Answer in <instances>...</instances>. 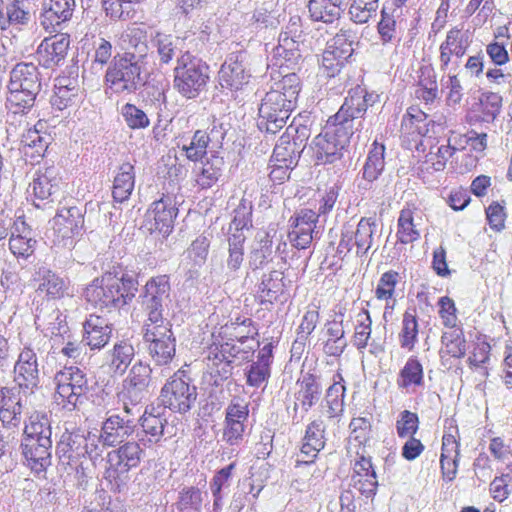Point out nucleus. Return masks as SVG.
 <instances>
[{"mask_svg":"<svg viewBox=\"0 0 512 512\" xmlns=\"http://www.w3.org/2000/svg\"><path fill=\"white\" fill-rule=\"evenodd\" d=\"M420 324L415 309L406 310L401 319L397 339L400 347L406 352H413L418 343Z\"/></svg>","mask_w":512,"mask_h":512,"instance_id":"obj_31","label":"nucleus"},{"mask_svg":"<svg viewBox=\"0 0 512 512\" xmlns=\"http://www.w3.org/2000/svg\"><path fill=\"white\" fill-rule=\"evenodd\" d=\"M142 303L147 311V319L144 322L143 329H148L150 325L160 326L171 324L170 321L164 319L162 316V293H159V290H157L156 294H150L148 290H146Z\"/></svg>","mask_w":512,"mask_h":512,"instance_id":"obj_50","label":"nucleus"},{"mask_svg":"<svg viewBox=\"0 0 512 512\" xmlns=\"http://www.w3.org/2000/svg\"><path fill=\"white\" fill-rule=\"evenodd\" d=\"M134 347L127 341L115 344L112 351L111 367L115 372L123 373L134 358Z\"/></svg>","mask_w":512,"mask_h":512,"instance_id":"obj_64","label":"nucleus"},{"mask_svg":"<svg viewBox=\"0 0 512 512\" xmlns=\"http://www.w3.org/2000/svg\"><path fill=\"white\" fill-rule=\"evenodd\" d=\"M85 436L77 433H69L62 436L57 446V451L69 460L83 457V443Z\"/></svg>","mask_w":512,"mask_h":512,"instance_id":"obj_62","label":"nucleus"},{"mask_svg":"<svg viewBox=\"0 0 512 512\" xmlns=\"http://www.w3.org/2000/svg\"><path fill=\"white\" fill-rule=\"evenodd\" d=\"M126 36L128 38V47L120 54L148 63L149 46L146 31L139 27H134L128 30Z\"/></svg>","mask_w":512,"mask_h":512,"instance_id":"obj_46","label":"nucleus"},{"mask_svg":"<svg viewBox=\"0 0 512 512\" xmlns=\"http://www.w3.org/2000/svg\"><path fill=\"white\" fill-rule=\"evenodd\" d=\"M379 100V95L369 93L364 88L357 86L351 89L344 103L337 112L338 119L351 122L352 126H358V122L366 113L369 106H373Z\"/></svg>","mask_w":512,"mask_h":512,"instance_id":"obj_12","label":"nucleus"},{"mask_svg":"<svg viewBox=\"0 0 512 512\" xmlns=\"http://www.w3.org/2000/svg\"><path fill=\"white\" fill-rule=\"evenodd\" d=\"M361 128L352 126L345 119H338L337 113L332 116L324 132L318 134L310 144L311 157L316 165L334 164L343 159L355 131Z\"/></svg>","mask_w":512,"mask_h":512,"instance_id":"obj_2","label":"nucleus"},{"mask_svg":"<svg viewBox=\"0 0 512 512\" xmlns=\"http://www.w3.org/2000/svg\"><path fill=\"white\" fill-rule=\"evenodd\" d=\"M348 0H309L308 10L313 21L331 24L340 19Z\"/></svg>","mask_w":512,"mask_h":512,"instance_id":"obj_32","label":"nucleus"},{"mask_svg":"<svg viewBox=\"0 0 512 512\" xmlns=\"http://www.w3.org/2000/svg\"><path fill=\"white\" fill-rule=\"evenodd\" d=\"M350 20L356 24H365L376 15L379 0H348Z\"/></svg>","mask_w":512,"mask_h":512,"instance_id":"obj_56","label":"nucleus"},{"mask_svg":"<svg viewBox=\"0 0 512 512\" xmlns=\"http://www.w3.org/2000/svg\"><path fill=\"white\" fill-rule=\"evenodd\" d=\"M31 234L30 227L25 223L23 233L15 232L11 235L9 249L15 256L27 258L33 252L36 241Z\"/></svg>","mask_w":512,"mask_h":512,"instance_id":"obj_60","label":"nucleus"},{"mask_svg":"<svg viewBox=\"0 0 512 512\" xmlns=\"http://www.w3.org/2000/svg\"><path fill=\"white\" fill-rule=\"evenodd\" d=\"M300 90V78L295 72L287 73L275 83V87L265 94L259 106L258 129L275 135L284 128L296 108Z\"/></svg>","mask_w":512,"mask_h":512,"instance_id":"obj_1","label":"nucleus"},{"mask_svg":"<svg viewBox=\"0 0 512 512\" xmlns=\"http://www.w3.org/2000/svg\"><path fill=\"white\" fill-rule=\"evenodd\" d=\"M151 372L152 370L148 364L142 362L134 364L129 375L123 382L122 390H124L125 393L123 397L129 393L141 397L142 392L149 386Z\"/></svg>","mask_w":512,"mask_h":512,"instance_id":"obj_40","label":"nucleus"},{"mask_svg":"<svg viewBox=\"0 0 512 512\" xmlns=\"http://www.w3.org/2000/svg\"><path fill=\"white\" fill-rule=\"evenodd\" d=\"M178 214L176 203L171 196L163 195L154 201L146 214L144 228L150 233L158 232L164 238L168 237L174 228V220Z\"/></svg>","mask_w":512,"mask_h":512,"instance_id":"obj_11","label":"nucleus"},{"mask_svg":"<svg viewBox=\"0 0 512 512\" xmlns=\"http://www.w3.org/2000/svg\"><path fill=\"white\" fill-rule=\"evenodd\" d=\"M420 428V418L416 412L402 410L395 422V429L398 438L405 439L417 434Z\"/></svg>","mask_w":512,"mask_h":512,"instance_id":"obj_61","label":"nucleus"},{"mask_svg":"<svg viewBox=\"0 0 512 512\" xmlns=\"http://www.w3.org/2000/svg\"><path fill=\"white\" fill-rule=\"evenodd\" d=\"M439 359L444 367L451 368L467 354V341L463 327L444 330L440 337Z\"/></svg>","mask_w":512,"mask_h":512,"instance_id":"obj_17","label":"nucleus"},{"mask_svg":"<svg viewBox=\"0 0 512 512\" xmlns=\"http://www.w3.org/2000/svg\"><path fill=\"white\" fill-rule=\"evenodd\" d=\"M7 90L29 89L41 92L42 82L38 67L32 62H19L10 71Z\"/></svg>","mask_w":512,"mask_h":512,"instance_id":"obj_23","label":"nucleus"},{"mask_svg":"<svg viewBox=\"0 0 512 512\" xmlns=\"http://www.w3.org/2000/svg\"><path fill=\"white\" fill-rule=\"evenodd\" d=\"M325 429L320 419L311 421L306 427L302 446L300 449L301 459L296 460V466L308 465L315 462L318 453L325 447Z\"/></svg>","mask_w":512,"mask_h":512,"instance_id":"obj_19","label":"nucleus"},{"mask_svg":"<svg viewBox=\"0 0 512 512\" xmlns=\"http://www.w3.org/2000/svg\"><path fill=\"white\" fill-rule=\"evenodd\" d=\"M134 433V425L130 420H124L119 415H111L101 425L100 440L105 447L121 445Z\"/></svg>","mask_w":512,"mask_h":512,"instance_id":"obj_25","label":"nucleus"},{"mask_svg":"<svg viewBox=\"0 0 512 512\" xmlns=\"http://www.w3.org/2000/svg\"><path fill=\"white\" fill-rule=\"evenodd\" d=\"M197 388L188 372L180 368L174 372L161 388L160 399L165 408L185 414L191 410L197 399Z\"/></svg>","mask_w":512,"mask_h":512,"instance_id":"obj_7","label":"nucleus"},{"mask_svg":"<svg viewBox=\"0 0 512 512\" xmlns=\"http://www.w3.org/2000/svg\"><path fill=\"white\" fill-rule=\"evenodd\" d=\"M182 45L183 40L179 37L157 33L154 46L157 50L160 65H167L175 57L178 59L181 54L185 53Z\"/></svg>","mask_w":512,"mask_h":512,"instance_id":"obj_43","label":"nucleus"},{"mask_svg":"<svg viewBox=\"0 0 512 512\" xmlns=\"http://www.w3.org/2000/svg\"><path fill=\"white\" fill-rule=\"evenodd\" d=\"M221 333L232 343L241 345L247 342H255L258 336V329L253 320L248 317H237L223 325L220 329Z\"/></svg>","mask_w":512,"mask_h":512,"instance_id":"obj_30","label":"nucleus"},{"mask_svg":"<svg viewBox=\"0 0 512 512\" xmlns=\"http://www.w3.org/2000/svg\"><path fill=\"white\" fill-rule=\"evenodd\" d=\"M397 239L402 244H409L420 238V232L414 224L412 211L404 209L400 212L397 221Z\"/></svg>","mask_w":512,"mask_h":512,"instance_id":"obj_59","label":"nucleus"},{"mask_svg":"<svg viewBox=\"0 0 512 512\" xmlns=\"http://www.w3.org/2000/svg\"><path fill=\"white\" fill-rule=\"evenodd\" d=\"M249 54L245 50L231 52L218 73L219 84L230 91L241 90L251 78Z\"/></svg>","mask_w":512,"mask_h":512,"instance_id":"obj_9","label":"nucleus"},{"mask_svg":"<svg viewBox=\"0 0 512 512\" xmlns=\"http://www.w3.org/2000/svg\"><path fill=\"white\" fill-rule=\"evenodd\" d=\"M372 320L367 310L361 309L356 315V325L352 336L353 345L360 351L367 347L372 332Z\"/></svg>","mask_w":512,"mask_h":512,"instance_id":"obj_57","label":"nucleus"},{"mask_svg":"<svg viewBox=\"0 0 512 512\" xmlns=\"http://www.w3.org/2000/svg\"><path fill=\"white\" fill-rule=\"evenodd\" d=\"M209 66L189 50L177 60L174 68V87L185 98H196L209 81Z\"/></svg>","mask_w":512,"mask_h":512,"instance_id":"obj_5","label":"nucleus"},{"mask_svg":"<svg viewBox=\"0 0 512 512\" xmlns=\"http://www.w3.org/2000/svg\"><path fill=\"white\" fill-rule=\"evenodd\" d=\"M14 381L24 391H33L39 384V370L36 353L25 347L14 366Z\"/></svg>","mask_w":512,"mask_h":512,"instance_id":"obj_18","label":"nucleus"},{"mask_svg":"<svg viewBox=\"0 0 512 512\" xmlns=\"http://www.w3.org/2000/svg\"><path fill=\"white\" fill-rule=\"evenodd\" d=\"M346 387L340 370L333 376V383L326 391L325 401L331 418L339 416L344 409Z\"/></svg>","mask_w":512,"mask_h":512,"instance_id":"obj_45","label":"nucleus"},{"mask_svg":"<svg viewBox=\"0 0 512 512\" xmlns=\"http://www.w3.org/2000/svg\"><path fill=\"white\" fill-rule=\"evenodd\" d=\"M376 232V223L372 218H361L356 230H353L356 255L362 257L372 247L373 235Z\"/></svg>","mask_w":512,"mask_h":512,"instance_id":"obj_48","label":"nucleus"},{"mask_svg":"<svg viewBox=\"0 0 512 512\" xmlns=\"http://www.w3.org/2000/svg\"><path fill=\"white\" fill-rule=\"evenodd\" d=\"M52 440L21 442L22 454L27 467L35 474L44 473L51 465Z\"/></svg>","mask_w":512,"mask_h":512,"instance_id":"obj_21","label":"nucleus"},{"mask_svg":"<svg viewBox=\"0 0 512 512\" xmlns=\"http://www.w3.org/2000/svg\"><path fill=\"white\" fill-rule=\"evenodd\" d=\"M135 186L134 166L129 163H123L118 173L114 177L112 196L114 201L123 203L131 196Z\"/></svg>","mask_w":512,"mask_h":512,"instance_id":"obj_38","label":"nucleus"},{"mask_svg":"<svg viewBox=\"0 0 512 512\" xmlns=\"http://www.w3.org/2000/svg\"><path fill=\"white\" fill-rule=\"evenodd\" d=\"M419 73L416 95L426 103L433 102L438 97L435 71L432 67L423 66L420 68Z\"/></svg>","mask_w":512,"mask_h":512,"instance_id":"obj_55","label":"nucleus"},{"mask_svg":"<svg viewBox=\"0 0 512 512\" xmlns=\"http://www.w3.org/2000/svg\"><path fill=\"white\" fill-rule=\"evenodd\" d=\"M76 6L75 0H45L41 13V24L56 27L71 19Z\"/></svg>","mask_w":512,"mask_h":512,"instance_id":"obj_27","label":"nucleus"},{"mask_svg":"<svg viewBox=\"0 0 512 512\" xmlns=\"http://www.w3.org/2000/svg\"><path fill=\"white\" fill-rule=\"evenodd\" d=\"M273 236L269 231L258 232L249 255V264L254 269L263 267L272 259Z\"/></svg>","mask_w":512,"mask_h":512,"instance_id":"obj_44","label":"nucleus"},{"mask_svg":"<svg viewBox=\"0 0 512 512\" xmlns=\"http://www.w3.org/2000/svg\"><path fill=\"white\" fill-rule=\"evenodd\" d=\"M51 425L45 413L34 411L25 422L23 439L25 441L51 440Z\"/></svg>","mask_w":512,"mask_h":512,"instance_id":"obj_39","label":"nucleus"},{"mask_svg":"<svg viewBox=\"0 0 512 512\" xmlns=\"http://www.w3.org/2000/svg\"><path fill=\"white\" fill-rule=\"evenodd\" d=\"M385 168V146L375 140L368 152L365 164L362 169V177L365 184H359L361 189H369V184L377 180Z\"/></svg>","mask_w":512,"mask_h":512,"instance_id":"obj_33","label":"nucleus"},{"mask_svg":"<svg viewBox=\"0 0 512 512\" xmlns=\"http://www.w3.org/2000/svg\"><path fill=\"white\" fill-rule=\"evenodd\" d=\"M396 384L399 390L411 393L424 385V367L417 356H410L399 370Z\"/></svg>","mask_w":512,"mask_h":512,"instance_id":"obj_28","label":"nucleus"},{"mask_svg":"<svg viewBox=\"0 0 512 512\" xmlns=\"http://www.w3.org/2000/svg\"><path fill=\"white\" fill-rule=\"evenodd\" d=\"M300 41L285 31L279 35L278 45L273 48L271 63L280 69L287 68L293 72L300 69L304 61Z\"/></svg>","mask_w":512,"mask_h":512,"instance_id":"obj_15","label":"nucleus"},{"mask_svg":"<svg viewBox=\"0 0 512 512\" xmlns=\"http://www.w3.org/2000/svg\"><path fill=\"white\" fill-rule=\"evenodd\" d=\"M351 484L367 498L375 496L378 488V478L372 458L365 453L356 452L352 463Z\"/></svg>","mask_w":512,"mask_h":512,"instance_id":"obj_16","label":"nucleus"},{"mask_svg":"<svg viewBox=\"0 0 512 512\" xmlns=\"http://www.w3.org/2000/svg\"><path fill=\"white\" fill-rule=\"evenodd\" d=\"M355 38L356 35L354 31L350 29H341L333 37L326 50L347 62L354 53L353 44L355 42Z\"/></svg>","mask_w":512,"mask_h":512,"instance_id":"obj_51","label":"nucleus"},{"mask_svg":"<svg viewBox=\"0 0 512 512\" xmlns=\"http://www.w3.org/2000/svg\"><path fill=\"white\" fill-rule=\"evenodd\" d=\"M460 458V432L455 419H446L442 436L440 465L445 481L456 478Z\"/></svg>","mask_w":512,"mask_h":512,"instance_id":"obj_10","label":"nucleus"},{"mask_svg":"<svg viewBox=\"0 0 512 512\" xmlns=\"http://www.w3.org/2000/svg\"><path fill=\"white\" fill-rule=\"evenodd\" d=\"M50 143V135H43L37 129L28 130L22 136L20 150L26 161L33 164L34 162H39V159L45 155Z\"/></svg>","mask_w":512,"mask_h":512,"instance_id":"obj_36","label":"nucleus"},{"mask_svg":"<svg viewBox=\"0 0 512 512\" xmlns=\"http://www.w3.org/2000/svg\"><path fill=\"white\" fill-rule=\"evenodd\" d=\"M327 339L324 342V353L327 356L340 357L344 352L347 341L341 322L331 321L326 324Z\"/></svg>","mask_w":512,"mask_h":512,"instance_id":"obj_47","label":"nucleus"},{"mask_svg":"<svg viewBox=\"0 0 512 512\" xmlns=\"http://www.w3.org/2000/svg\"><path fill=\"white\" fill-rule=\"evenodd\" d=\"M54 400L63 409L73 411L83 403L89 391L88 378L77 366H64L53 377Z\"/></svg>","mask_w":512,"mask_h":512,"instance_id":"obj_6","label":"nucleus"},{"mask_svg":"<svg viewBox=\"0 0 512 512\" xmlns=\"http://www.w3.org/2000/svg\"><path fill=\"white\" fill-rule=\"evenodd\" d=\"M135 297L131 290H86V299L101 312L121 309Z\"/></svg>","mask_w":512,"mask_h":512,"instance_id":"obj_22","label":"nucleus"},{"mask_svg":"<svg viewBox=\"0 0 512 512\" xmlns=\"http://www.w3.org/2000/svg\"><path fill=\"white\" fill-rule=\"evenodd\" d=\"M148 63L117 53L105 69L104 86L107 95L128 96L146 84L144 72Z\"/></svg>","mask_w":512,"mask_h":512,"instance_id":"obj_3","label":"nucleus"},{"mask_svg":"<svg viewBox=\"0 0 512 512\" xmlns=\"http://www.w3.org/2000/svg\"><path fill=\"white\" fill-rule=\"evenodd\" d=\"M293 146L289 133L281 135L274 147L272 161L286 163L288 167H296L302 153Z\"/></svg>","mask_w":512,"mask_h":512,"instance_id":"obj_52","label":"nucleus"},{"mask_svg":"<svg viewBox=\"0 0 512 512\" xmlns=\"http://www.w3.org/2000/svg\"><path fill=\"white\" fill-rule=\"evenodd\" d=\"M148 355L156 366H168L176 356V337L172 324L150 325L143 329Z\"/></svg>","mask_w":512,"mask_h":512,"instance_id":"obj_8","label":"nucleus"},{"mask_svg":"<svg viewBox=\"0 0 512 512\" xmlns=\"http://www.w3.org/2000/svg\"><path fill=\"white\" fill-rule=\"evenodd\" d=\"M39 93L29 89L7 90L5 107L8 112L27 115L34 107Z\"/></svg>","mask_w":512,"mask_h":512,"instance_id":"obj_41","label":"nucleus"},{"mask_svg":"<svg viewBox=\"0 0 512 512\" xmlns=\"http://www.w3.org/2000/svg\"><path fill=\"white\" fill-rule=\"evenodd\" d=\"M224 166L223 157L212 154L203 164L201 173L197 176L196 182L202 189L211 188L222 176Z\"/></svg>","mask_w":512,"mask_h":512,"instance_id":"obj_54","label":"nucleus"},{"mask_svg":"<svg viewBox=\"0 0 512 512\" xmlns=\"http://www.w3.org/2000/svg\"><path fill=\"white\" fill-rule=\"evenodd\" d=\"M401 129L412 137L425 136L429 131L427 115L420 110L410 108L403 116Z\"/></svg>","mask_w":512,"mask_h":512,"instance_id":"obj_58","label":"nucleus"},{"mask_svg":"<svg viewBox=\"0 0 512 512\" xmlns=\"http://www.w3.org/2000/svg\"><path fill=\"white\" fill-rule=\"evenodd\" d=\"M491 359V345L484 338L477 337L471 345L467 358V365L473 372L478 373L483 379L490 375L489 363Z\"/></svg>","mask_w":512,"mask_h":512,"instance_id":"obj_35","label":"nucleus"},{"mask_svg":"<svg viewBox=\"0 0 512 512\" xmlns=\"http://www.w3.org/2000/svg\"><path fill=\"white\" fill-rule=\"evenodd\" d=\"M84 227V212L76 206L62 207L53 218V229L64 246L72 245Z\"/></svg>","mask_w":512,"mask_h":512,"instance_id":"obj_13","label":"nucleus"},{"mask_svg":"<svg viewBox=\"0 0 512 512\" xmlns=\"http://www.w3.org/2000/svg\"><path fill=\"white\" fill-rule=\"evenodd\" d=\"M70 38L65 34H57L45 39L37 49L39 64L45 68L58 66L67 56Z\"/></svg>","mask_w":512,"mask_h":512,"instance_id":"obj_24","label":"nucleus"},{"mask_svg":"<svg viewBox=\"0 0 512 512\" xmlns=\"http://www.w3.org/2000/svg\"><path fill=\"white\" fill-rule=\"evenodd\" d=\"M322 388L317 377L312 373L302 375L296 382L294 393V410L300 408L308 412L320 399Z\"/></svg>","mask_w":512,"mask_h":512,"instance_id":"obj_26","label":"nucleus"},{"mask_svg":"<svg viewBox=\"0 0 512 512\" xmlns=\"http://www.w3.org/2000/svg\"><path fill=\"white\" fill-rule=\"evenodd\" d=\"M22 404L14 388H0V420L4 426L17 427L20 424Z\"/></svg>","mask_w":512,"mask_h":512,"instance_id":"obj_29","label":"nucleus"},{"mask_svg":"<svg viewBox=\"0 0 512 512\" xmlns=\"http://www.w3.org/2000/svg\"><path fill=\"white\" fill-rule=\"evenodd\" d=\"M350 429V441L358 443L359 447H365L372 434V423L371 419L367 417H353L349 424Z\"/></svg>","mask_w":512,"mask_h":512,"instance_id":"obj_63","label":"nucleus"},{"mask_svg":"<svg viewBox=\"0 0 512 512\" xmlns=\"http://www.w3.org/2000/svg\"><path fill=\"white\" fill-rule=\"evenodd\" d=\"M26 0H6L4 2L5 31L16 28L21 29L31 21V13Z\"/></svg>","mask_w":512,"mask_h":512,"instance_id":"obj_42","label":"nucleus"},{"mask_svg":"<svg viewBox=\"0 0 512 512\" xmlns=\"http://www.w3.org/2000/svg\"><path fill=\"white\" fill-rule=\"evenodd\" d=\"M59 182V171L56 167H40L36 170L27 189L29 195L33 196V204L37 208H43L45 201L57 192Z\"/></svg>","mask_w":512,"mask_h":512,"instance_id":"obj_14","label":"nucleus"},{"mask_svg":"<svg viewBox=\"0 0 512 512\" xmlns=\"http://www.w3.org/2000/svg\"><path fill=\"white\" fill-rule=\"evenodd\" d=\"M181 150L190 161L197 162L207 154L210 138L206 131L196 130L189 140L182 139Z\"/></svg>","mask_w":512,"mask_h":512,"instance_id":"obj_49","label":"nucleus"},{"mask_svg":"<svg viewBox=\"0 0 512 512\" xmlns=\"http://www.w3.org/2000/svg\"><path fill=\"white\" fill-rule=\"evenodd\" d=\"M85 341L92 349H101L108 344L112 328L108 321L101 316L90 315L84 324Z\"/></svg>","mask_w":512,"mask_h":512,"instance_id":"obj_34","label":"nucleus"},{"mask_svg":"<svg viewBox=\"0 0 512 512\" xmlns=\"http://www.w3.org/2000/svg\"><path fill=\"white\" fill-rule=\"evenodd\" d=\"M236 344L227 340V338L219 330L217 333L212 334V341L207 347L206 359L208 366L222 367L224 373L229 371L226 368L230 367L233 359L237 357Z\"/></svg>","mask_w":512,"mask_h":512,"instance_id":"obj_20","label":"nucleus"},{"mask_svg":"<svg viewBox=\"0 0 512 512\" xmlns=\"http://www.w3.org/2000/svg\"><path fill=\"white\" fill-rule=\"evenodd\" d=\"M113 45L105 38H98L93 42V53L91 55V70L94 73L103 72L113 60Z\"/></svg>","mask_w":512,"mask_h":512,"instance_id":"obj_53","label":"nucleus"},{"mask_svg":"<svg viewBox=\"0 0 512 512\" xmlns=\"http://www.w3.org/2000/svg\"><path fill=\"white\" fill-rule=\"evenodd\" d=\"M402 16V9L385 4L381 10V19L377 25V32L379 34L382 44L399 42L396 21Z\"/></svg>","mask_w":512,"mask_h":512,"instance_id":"obj_37","label":"nucleus"},{"mask_svg":"<svg viewBox=\"0 0 512 512\" xmlns=\"http://www.w3.org/2000/svg\"><path fill=\"white\" fill-rule=\"evenodd\" d=\"M144 449L136 441H126L107 453L104 478L113 492H121L130 482V470L137 468Z\"/></svg>","mask_w":512,"mask_h":512,"instance_id":"obj_4","label":"nucleus"}]
</instances>
